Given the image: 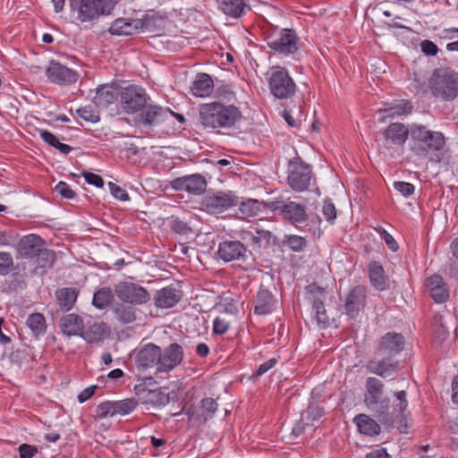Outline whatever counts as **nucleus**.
I'll list each match as a JSON object with an SVG mask.
<instances>
[{
	"mask_svg": "<svg viewBox=\"0 0 458 458\" xmlns=\"http://www.w3.org/2000/svg\"><path fill=\"white\" fill-rule=\"evenodd\" d=\"M242 117V112L234 105H225L219 101L203 104L199 107V122L204 129H230Z\"/></svg>",
	"mask_w": 458,
	"mask_h": 458,
	"instance_id": "obj_1",
	"label": "nucleus"
},
{
	"mask_svg": "<svg viewBox=\"0 0 458 458\" xmlns=\"http://www.w3.org/2000/svg\"><path fill=\"white\" fill-rule=\"evenodd\" d=\"M264 205L272 211L278 212L284 219L293 225L305 224L306 226H310V229L321 226V218L317 214H307L305 207L297 202L277 199L267 201Z\"/></svg>",
	"mask_w": 458,
	"mask_h": 458,
	"instance_id": "obj_2",
	"label": "nucleus"
},
{
	"mask_svg": "<svg viewBox=\"0 0 458 458\" xmlns=\"http://www.w3.org/2000/svg\"><path fill=\"white\" fill-rule=\"evenodd\" d=\"M411 151L418 157H426L430 151H439L445 145V138L440 131H430L421 124L410 128Z\"/></svg>",
	"mask_w": 458,
	"mask_h": 458,
	"instance_id": "obj_3",
	"label": "nucleus"
},
{
	"mask_svg": "<svg viewBox=\"0 0 458 458\" xmlns=\"http://www.w3.org/2000/svg\"><path fill=\"white\" fill-rule=\"evenodd\" d=\"M428 89L437 98L454 100L458 96V72L448 67L435 69L428 79Z\"/></svg>",
	"mask_w": 458,
	"mask_h": 458,
	"instance_id": "obj_4",
	"label": "nucleus"
},
{
	"mask_svg": "<svg viewBox=\"0 0 458 458\" xmlns=\"http://www.w3.org/2000/svg\"><path fill=\"white\" fill-rule=\"evenodd\" d=\"M120 0H69L71 11L81 22L97 21L101 16L111 14Z\"/></svg>",
	"mask_w": 458,
	"mask_h": 458,
	"instance_id": "obj_5",
	"label": "nucleus"
},
{
	"mask_svg": "<svg viewBox=\"0 0 458 458\" xmlns=\"http://www.w3.org/2000/svg\"><path fill=\"white\" fill-rule=\"evenodd\" d=\"M314 178L311 165L305 163L300 157H293L288 163L287 183L296 192L308 190Z\"/></svg>",
	"mask_w": 458,
	"mask_h": 458,
	"instance_id": "obj_6",
	"label": "nucleus"
},
{
	"mask_svg": "<svg viewBox=\"0 0 458 458\" xmlns=\"http://www.w3.org/2000/svg\"><path fill=\"white\" fill-rule=\"evenodd\" d=\"M267 47L276 54L287 56L299 50L300 38L295 30L282 29L266 36Z\"/></svg>",
	"mask_w": 458,
	"mask_h": 458,
	"instance_id": "obj_7",
	"label": "nucleus"
},
{
	"mask_svg": "<svg viewBox=\"0 0 458 458\" xmlns=\"http://www.w3.org/2000/svg\"><path fill=\"white\" fill-rule=\"evenodd\" d=\"M268 86L271 94L279 99L292 98L296 91V84L289 75L287 70L281 66H273L270 69Z\"/></svg>",
	"mask_w": 458,
	"mask_h": 458,
	"instance_id": "obj_8",
	"label": "nucleus"
},
{
	"mask_svg": "<svg viewBox=\"0 0 458 458\" xmlns=\"http://www.w3.org/2000/svg\"><path fill=\"white\" fill-rule=\"evenodd\" d=\"M148 100L145 89L136 85L123 88L118 94L120 107L127 114L139 113Z\"/></svg>",
	"mask_w": 458,
	"mask_h": 458,
	"instance_id": "obj_9",
	"label": "nucleus"
},
{
	"mask_svg": "<svg viewBox=\"0 0 458 458\" xmlns=\"http://www.w3.org/2000/svg\"><path fill=\"white\" fill-rule=\"evenodd\" d=\"M114 293L123 302L142 305L150 300V294L141 285L131 282H121L114 286Z\"/></svg>",
	"mask_w": 458,
	"mask_h": 458,
	"instance_id": "obj_10",
	"label": "nucleus"
},
{
	"mask_svg": "<svg viewBox=\"0 0 458 458\" xmlns=\"http://www.w3.org/2000/svg\"><path fill=\"white\" fill-rule=\"evenodd\" d=\"M383 387V383L376 377H368L366 379L364 403L372 411L385 413L388 408V402L380 400Z\"/></svg>",
	"mask_w": 458,
	"mask_h": 458,
	"instance_id": "obj_11",
	"label": "nucleus"
},
{
	"mask_svg": "<svg viewBox=\"0 0 458 458\" xmlns=\"http://www.w3.org/2000/svg\"><path fill=\"white\" fill-rule=\"evenodd\" d=\"M45 73L50 82L58 85L75 83L79 78L76 71L55 60L49 62Z\"/></svg>",
	"mask_w": 458,
	"mask_h": 458,
	"instance_id": "obj_12",
	"label": "nucleus"
},
{
	"mask_svg": "<svg viewBox=\"0 0 458 458\" xmlns=\"http://www.w3.org/2000/svg\"><path fill=\"white\" fill-rule=\"evenodd\" d=\"M183 360L182 347L176 344H171L164 351L160 349L157 372H170Z\"/></svg>",
	"mask_w": 458,
	"mask_h": 458,
	"instance_id": "obj_13",
	"label": "nucleus"
},
{
	"mask_svg": "<svg viewBox=\"0 0 458 458\" xmlns=\"http://www.w3.org/2000/svg\"><path fill=\"white\" fill-rule=\"evenodd\" d=\"M238 199L231 193L217 192L208 196L202 202L204 209L210 214H219L233 206H237Z\"/></svg>",
	"mask_w": 458,
	"mask_h": 458,
	"instance_id": "obj_14",
	"label": "nucleus"
},
{
	"mask_svg": "<svg viewBox=\"0 0 458 458\" xmlns=\"http://www.w3.org/2000/svg\"><path fill=\"white\" fill-rule=\"evenodd\" d=\"M171 187L175 191H184L190 194L199 195L205 191L207 182L200 174H191L174 179L171 182Z\"/></svg>",
	"mask_w": 458,
	"mask_h": 458,
	"instance_id": "obj_15",
	"label": "nucleus"
},
{
	"mask_svg": "<svg viewBox=\"0 0 458 458\" xmlns=\"http://www.w3.org/2000/svg\"><path fill=\"white\" fill-rule=\"evenodd\" d=\"M139 113L137 123L143 126L152 127L167 119L169 108H163L160 106L147 103Z\"/></svg>",
	"mask_w": 458,
	"mask_h": 458,
	"instance_id": "obj_16",
	"label": "nucleus"
},
{
	"mask_svg": "<svg viewBox=\"0 0 458 458\" xmlns=\"http://www.w3.org/2000/svg\"><path fill=\"white\" fill-rule=\"evenodd\" d=\"M424 288L436 303H444L449 299V288L438 275L428 277L425 280Z\"/></svg>",
	"mask_w": 458,
	"mask_h": 458,
	"instance_id": "obj_17",
	"label": "nucleus"
},
{
	"mask_svg": "<svg viewBox=\"0 0 458 458\" xmlns=\"http://www.w3.org/2000/svg\"><path fill=\"white\" fill-rule=\"evenodd\" d=\"M411 135L408 129L402 123H392L384 131V138L387 147H403Z\"/></svg>",
	"mask_w": 458,
	"mask_h": 458,
	"instance_id": "obj_18",
	"label": "nucleus"
},
{
	"mask_svg": "<svg viewBox=\"0 0 458 458\" xmlns=\"http://www.w3.org/2000/svg\"><path fill=\"white\" fill-rule=\"evenodd\" d=\"M160 359V347L148 344L144 345L136 354L135 362L138 368L149 369L158 368V360Z\"/></svg>",
	"mask_w": 458,
	"mask_h": 458,
	"instance_id": "obj_19",
	"label": "nucleus"
},
{
	"mask_svg": "<svg viewBox=\"0 0 458 458\" xmlns=\"http://www.w3.org/2000/svg\"><path fill=\"white\" fill-rule=\"evenodd\" d=\"M44 245L42 239L37 234H29L22 238L18 245V254L22 258H34L40 253Z\"/></svg>",
	"mask_w": 458,
	"mask_h": 458,
	"instance_id": "obj_20",
	"label": "nucleus"
},
{
	"mask_svg": "<svg viewBox=\"0 0 458 458\" xmlns=\"http://www.w3.org/2000/svg\"><path fill=\"white\" fill-rule=\"evenodd\" d=\"M366 368L372 374L382 377H388L394 376L397 364L391 358L373 359L368 361Z\"/></svg>",
	"mask_w": 458,
	"mask_h": 458,
	"instance_id": "obj_21",
	"label": "nucleus"
},
{
	"mask_svg": "<svg viewBox=\"0 0 458 458\" xmlns=\"http://www.w3.org/2000/svg\"><path fill=\"white\" fill-rule=\"evenodd\" d=\"M246 249L239 241L224 242L219 244L218 256L225 262L239 259L244 255Z\"/></svg>",
	"mask_w": 458,
	"mask_h": 458,
	"instance_id": "obj_22",
	"label": "nucleus"
},
{
	"mask_svg": "<svg viewBox=\"0 0 458 458\" xmlns=\"http://www.w3.org/2000/svg\"><path fill=\"white\" fill-rule=\"evenodd\" d=\"M404 338L398 333H386L380 340L378 351L383 353L396 354L403 351Z\"/></svg>",
	"mask_w": 458,
	"mask_h": 458,
	"instance_id": "obj_23",
	"label": "nucleus"
},
{
	"mask_svg": "<svg viewBox=\"0 0 458 458\" xmlns=\"http://www.w3.org/2000/svg\"><path fill=\"white\" fill-rule=\"evenodd\" d=\"M142 28L140 20L116 19L108 29L112 35L129 36L138 32Z\"/></svg>",
	"mask_w": 458,
	"mask_h": 458,
	"instance_id": "obj_24",
	"label": "nucleus"
},
{
	"mask_svg": "<svg viewBox=\"0 0 458 458\" xmlns=\"http://www.w3.org/2000/svg\"><path fill=\"white\" fill-rule=\"evenodd\" d=\"M214 89V82L208 73H198L191 87V93L198 98L209 97Z\"/></svg>",
	"mask_w": 458,
	"mask_h": 458,
	"instance_id": "obj_25",
	"label": "nucleus"
},
{
	"mask_svg": "<svg viewBox=\"0 0 458 458\" xmlns=\"http://www.w3.org/2000/svg\"><path fill=\"white\" fill-rule=\"evenodd\" d=\"M181 292L174 287H165L159 290L155 296L157 308L168 309L174 307L181 300Z\"/></svg>",
	"mask_w": 458,
	"mask_h": 458,
	"instance_id": "obj_26",
	"label": "nucleus"
},
{
	"mask_svg": "<svg viewBox=\"0 0 458 458\" xmlns=\"http://www.w3.org/2000/svg\"><path fill=\"white\" fill-rule=\"evenodd\" d=\"M324 414L323 409L318 405L310 404L308 409L301 413L300 421L294 426L293 432L300 435L305 430V428L313 421L320 419Z\"/></svg>",
	"mask_w": 458,
	"mask_h": 458,
	"instance_id": "obj_27",
	"label": "nucleus"
},
{
	"mask_svg": "<svg viewBox=\"0 0 458 458\" xmlns=\"http://www.w3.org/2000/svg\"><path fill=\"white\" fill-rule=\"evenodd\" d=\"M364 299L365 291L363 287L357 286L351 291L345 302V310L348 316L354 318L358 314L363 306Z\"/></svg>",
	"mask_w": 458,
	"mask_h": 458,
	"instance_id": "obj_28",
	"label": "nucleus"
},
{
	"mask_svg": "<svg viewBox=\"0 0 458 458\" xmlns=\"http://www.w3.org/2000/svg\"><path fill=\"white\" fill-rule=\"evenodd\" d=\"M276 301L273 294L267 289H259L257 293L255 313L259 315H267L271 313L276 306Z\"/></svg>",
	"mask_w": 458,
	"mask_h": 458,
	"instance_id": "obj_29",
	"label": "nucleus"
},
{
	"mask_svg": "<svg viewBox=\"0 0 458 458\" xmlns=\"http://www.w3.org/2000/svg\"><path fill=\"white\" fill-rule=\"evenodd\" d=\"M60 326L63 333L68 336H81L83 333V320L75 314H68L62 318Z\"/></svg>",
	"mask_w": 458,
	"mask_h": 458,
	"instance_id": "obj_30",
	"label": "nucleus"
},
{
	"mask_svg": "<svg viewBox=\"0 0 458 458\" xmlns=\"http://www.w3.org/2000/svg\"><path fill=\"white\" fill-rule=\"evenodd\" d=\"M369 277L371 284L378 291L387 288L388 283L383 267L377 261H372L368 267Z\"/></svg>",
	"mask_w": 458,
	"mask_h": 458,
	"instance_id": "obj_31",
	"label": "nucleus"
},
{
	"mask_svg": "<svg viewBox=\"0 0 458 458\" xmlns=\"http://www.w3.org/2000/svg\"><path fill=\"white\" fill-rule=\"evenodd\" d=\"M221 11L233 18L245 14L247 4L245 0H217Z\"/></svg>",
	"mask_w": 458,
	"mask_h": 458,
	"instance_id": "obj_32",
	"label": "nucleus"
},
{
	"mask_svg": "<svg viewBox=\"0 0 458 458\" xmlns=\"http://www.w3.org/2000/svg\"><path fill=\"white\" fill-rule=\"evenodd\" d=\"M412 105L406 99H401L392 104L389 107L380 109V113H384L385 115L381 121L384 122L386 118H394L401 115H407L412 111Z\"/></svg>",
	"mask_w": 458,
	"mask_h": 458,
	"instance_id": "obj_33",
	"label": "nucleus"
},
{
	"mask_svg": "<svg viewBox=\"0 0 458 458\" xmlns=\"http://www.w3.org/2000/svg\"><path fill=\"white\" fill-rule=\"evenodd\" d=\"M359 431L368 436H377L380 433L379 424L366 414H359L353 419Z\"/></svg>",
	"mask_w": 458,
	"mask_h": 458,
	"instance_id": "obj_34",
	"label": "nucleus"
},
{
	"mask_svg": "<svg viewBox=\"0 0 458 458\" xmlns=\"http://www.w3.org/2000/svg\"><path fill=\"white\" fill-rule=\"evenodd\" d=\"M106 332L107 330L105 323H94L82 333L81 337L88 343H98L104 339Z\"/></svg>",
	"mask_w": 458,
	"mask_h": 458,
	"instance_id": "obj_35",
	"label": "nucleus"
},
{
	"mask_svg": "<svg viewBox=\"0 0 458 458\" xmlns=\"http://www.w3.org/2000/svg\"><path fill=\"white\" fill-rule=\"evenodd\" d=\"M115 99L117 98L112 88L105 85L98 88L93 102L97 106L105 108L114 103Z\"/></svg>",
	"mask_w": 458,
	"mask_h": 458,
	"instance_id": "obj_36",
	"label": "nucleus"
},
{
	"mask_svg": "<svg viewBox=\"0 0 458 458\" xmlns=\"http://www.w3.org/2000/svg\"><path fill=\"white\" fill-rule=\"evenodd\" d=\"M56 298L60 306L65 310H69L76 301L77 292L72 288H63L56 291Z\"/></svg>",
	"mask_w": 458,
	"mask_h": 458,
	"instance_id": "obj_37",
	"label": "nucleus"
},
{
	"mask_svg": "<svg viewBox=\"0 0 458 458\" xmlns=\"http://www.w3.org/2000/svg\"><path fill=\"white\" fill-rule=\"evenodd\" d=\"M113 300V292L110 288L104 287L97 291L93 295L92 304L99 310L106 308Z\"/></svg>",
	"mask_w": 458,
	"mask_h": 458,
	"instance_id": "obj_38",
	"label": "nucleus"
},
{
	"mask_svg": "<svg viewBox=\"0 0 458 458\" xmlns=\"http://www.w3.org/2000/svg\"><path fill=\"white\" fill-rule=\"evenodd\" d=\"M115 415L126 416L132 412L138 406V402L134 398H126L119 401H113Z\"/></svg>",
	"mask_w": 458,
	"mask_h": 458,
	"instance_id": "obj_39",
	"label": "nucleus"
},
{
	"mask_svg": "<svg viewBox=\"0 0 458 458\" xmlns=\"http://www.w3.org/2000/svg\"><path fill=\"white\" fill-rule=\"evenodd\" d=\"M261 204L256 200L250 199L242 202L239 207V215L242 218H249L258 215L260 210Z\"/></svg>",
	"mask_w": 458,
	"mask_h": 458,
	"instance_id": "obj_40",
	"label": "nucleus"
},
{
	"mask_svg": "<svg viewBox=\"0 0 458 458\" xmlns=\"http://www.w3.org/2000/svg\"><path fill=\"white\" fill-rule=\"evenodd\" d=\"M312 308L315 310L316 321L318 325L323 328L328 327L330 321L327 314L323 301L319 300H314Z\"/></svg>",
	"mask_w": 458,
	"mask_h": 458,
	"instance_id": "obj_41",
	"label": "nucleus"
},
{
	"mask_svg": "<svg viewBox=\"0 0 458 458\" xmlns=\"http://www.w3.org/2000/svg\"><path fill=\"white\" fill-rule=\"evenodd\" d=\"M116 318L122 323L128 324L135 320L134 310L131 307L119 305L114 309Z\"/></svg>",
	"mask_w": 458,
	"mask_h": 458,
	"instance_id": "obj_42",
	"label": "nucleus"
},
{
	"mask_svg": "<svg viewBox=\"0 0 458 458\" xmlns=\"http://www.w3.org/2000/svg\"><path fill=\"white\" fill-rule=\"evenodd\" d=\"M28 327L36 334H40L45 331V318L39 313H33L29 316L27 319Z\"/></svg>",
	"mask_w": 458,
	"mask_h": 458,
	"instance_id": "obj_43",
	"label": "nucleus"
},
{
	"mask_svg": "<svg viewBox=\"0 0 458 458\" xmlns=\"http://www.w3.org/2000/svg\"><path fill=\"white\" fill-rule=\"evenodd\" d=\"M77 114L81 119L89 123H97L100 119L98 112L92 106L79 108Z\"/></svg>",
	"mask_w": 458,
	"mask_h": 458,
	"instance_id": "obj_44",
	"label": "nucleus"
},
{
	"mask_svg": "<svg viewBox=\"0 0 458 458\" xmlns=\"http://www.w3.org/2000/svg\"><path fill=\"white\" fill-rule=\"evenodd\" d=\"M98 418L106 419L115 416L114 406L113 401H106L100 403L96 409Z\"/></svg>",
	"mask_w": 458,
	"mask_h": 458,
	"instance_id": "obj_45",
	"label": "nucleus"
},
{
	"mask_svg": "<svg viewBox=\"0 0 458 458\" xmlns=\"http://www.w3.org/2000/svg\"><path fill=\"white\" fill-rule=\"evenodd\" d=\"M38 264L39 267H50L55 259V254L53 250H49L44 248L41 249L39 254H38Z\"/></svg>",
	"mask_w": 458,
	"mask_h": 458,
	"instance_id": "obj_46",
	"label": "nucleus"
},
{
	"mask_svg": "<svg viewBox=\"0 0 458 458\" xmlns=\"http://www.w3.org/2000/svg\"><path fill=\"white\" fill-rule=\"evenodd\" d=\"M322 214L327 222L329 225H333V222L336 218L337 212L334 203L330 199L324 201Z\"/></svg>",
	"mask_w": 458,
	"mask_h": 458,
	"instance_id": "obj_47",
	"label": "nucleus"
},
{
	"mask_svg": "<svg viewBox=\"0 0 458 458\" xmlns=\"http://www.w3.org/2000/svg\"><path fill=\"white\" fill-rule=\"evenodd\" d=\"M285 243L293 251H301L306 246V240L301 236L291 234L286 237Z\"/></svg>",
	"mask_w": 458,
	"mask_h": 458,
	"instance_id": "obj_48",
	"label": "nucleus"
},
{
	"mask_svg": "<svg viewBox=\"0 0 458 458\" xmlns=\"http://www.w3.org/2000/svg\"><path fill=\"white\" fill-rule=\"evenodd\" d=\"M201 407L204 411L205 420L211 418L217 410V403L212 398H205L201 401Z\"/></svg>",
	"mask_w": 458,
	"mask_h": 458,
	"instance_id": "obj_49",
	"label": "nucleus"
},
{
	"mask_svg": "<svg viewBox=\"0 0 458 458\" xmlns=\"http://www.w3.org/2000/svg\"><path fill=\"white\" fill-rule=\"evenodd\" d=\"M230 327V322L224 317H216L213 321V333L216 335L225 334Z\"/></svg>",
	"mask_w": 458,
	"mask_h": 458,
	"instance_id": "obj_50",
	"label": "nucleus"
},
{
	"mask_svg": "<svg viewBox=\"0 0 458 458\" xmlns=\"http://www.w3.org/2000/svg\"><path fill=\"white\" fill-rule=\"evenodd\" d=\"M13 265L12 256L7 252H0V275H7Z\"/></svg>",
	"mask_w": 458,
	"mask_h": 458,
	"instance_id": "obj_51",
	"label": "nucleus"
},
{
	"mask_svg": "<svg viewBox=\"0 0 458 458\" xmlns=\"http://www.w3.org/2000/svg\"><path fill=\"white\" fill-rule=\"evenodd\" d=\"M394 188L404 197L412 195L415 190L414 185L407 182H395Z\"/></svg>",
	"mask_w": 458,
	"mask_h": 458,
	"instance_id": "obj_52",
	"label": "nucleus"
},
{
	"mask_svg": "<svg viewBox=\"0 0 458 458\" xmlns=\"http://www.w3.org/2000/svg\"><path fill=\"white\" fill-rule=\"evenodd\" d=\"M55 191L67 199H72L76 195L65 182H59L55 186Z\"/></svg>",
	"mask_w": 458,
	"mask_h": 458,
	"instance_id": "obj_53",
	"label": "nucleus"
},
{
	"mask_svg": "<svg viewBox=\"0 0 458 458\" xmlns=\"http://www.w3.org/2000/svg\"><path fill=\"white\" fill-rule=\"evenodd\" d=\"M420 49L428 56H435L439 51L438 47L433 41L428 39L421 41Z\"/></svg>",
	"mask_w": 458,
	"mask_h": 458,
	"instance_id": "obj_54",
	"label": "nucleus"
},
{
	"mask_svg": "<svg viewBox=\"0 0 458 458\" xmlns=\"http://www.w3.org/2000/svg\"><path fill=\"white\" fill-rule=\"evenodd\" d=\"M307 293L310 295V299L313 301L314 300H319L323 301L325 298L326 292L323 288L319 287L316 284H311L306 287Z\"/></svg>",
	"mask_w": 458,
	"mask_h": 458,
	"instance_id": "obj_55",
	"label": "nucleus"
},
{
	"mask_svg": "<svg viewBox=\"0 0 458 458\" xmlns=\"http://www.w3.org/2000/svg\"><path fill=\"white\" fill-rule=\"evenodd\" d=\"M108 186H109L112 195L115 199L122 200V201H126L129 199V195L126 192V191L123 190V188H121L120 186H118L117 184H115L114 182H109Z\"/></svg>",
	"mask_w": 458,
	"mask_h": 458,
	"instance_id": "obj_56",
	"label": "nucleus"
},
{
	"mask_svg": "<svg viewBox=\"0 0 458 458\" xmlns=\"http://www.w3.org/2000/svg\"><path fill=\"white\" fill-rule=\"evenodd\" d=\"M398 404L395 405L394 410L399 413H403L407 408L408 403L406 399V392L404 390L398 391L394 394Z\"/></svg>",
	"mask_w": 458,
	"mask_h": 458,
	"instance_id": "obj_57",
	"label": "nucleus"
},
{
	"mask_svg": "<svg viewBox=\"0 0 458 458\" xmlns=\"http://www.w3.org/2000/svg\"><path fill=\"white\" fill-rule=\"evenodd\" d=\"M18 450L20 458H33V456L38 453V448L36 446L28 444L21 445Z\"/></svg>",
	"mask_w": 458,
	"mask_h": 458,
	"instance_id": "obj_58",
	"label": "nucleus"
},
{
	"mask_svg": "<svg viewBox=\"0 0 458 458\" xmlns=\"http://www.w3.org/2000/svg\"><path fill=\"white\" fill-rule=\"evenodd\" d=\"M83 176L85 178V181L89 184L95 185L96 187H98V188H101L104 186V180L98 174H96L91 172H85V173H83Z\"/></svg>",
	"mask_w": 458,
	"mask_h": 458,
	"instance_id": "obj_59",
	"label": "nucleus"
},
{
	"mask_svg": "<svg viewBox=\"0 0 458 458\" xmlns=\"http://www.w3.org/2000/svg\"><path fill=\"white\" fill-rule=\"evenodd\" d=\"M40 138L49 146L55 148L59 140L57 137L47 130L41 129L38 131Z\"/></svg>",
	"mask_w": 458,
	"mask_h": 458,
	"instance_id": "obj_60",
	"label": "nucleus"
},
{
	"mask_svg": "<svg viewBox=\"0 0 458 458\" xmlns=\"http://www.w3.org/2000/svg\"><path fill=\"white\" fill-rule=\"evenodd\" d=\"M380 233V238L385 241L387 247L392 251H396L398 250V243L390 233H388L387 231H379Z\"/></svg>",
	"mask_w": 458,
	"mask_h": 458,
	"instance_id": "obj_61",
	"label": "nucleus"
},
{
	"mask_svg": "<svg viewBox=\"0 0 458 458\" xmlns=\"http://www.w3.org/2000/svg\"><path fill=\"white\" fill-rule=\"evenodd\" d=\"M98 386L96 385L89 386L86 388H84L79 394H78V401L80 403H83L86 401H88L94 394Z\"/></svg>",
	"mask_w": 458,
	"mask_h": 458,
	"instance_id": "obj_62",
	"label": "nucleus"
},
{
	"mask_svg": "<svg viewBox=\"0 0 458 458\" xmlns=\"http://www.w3.org/2000/svg\"><path fill=\"white\" fill-rule=\"evenodd\" d=\"M276 364V359H270L267 361H265L264 363L260 364L257 369V376H262L264 375L265 373H267L268 370H270L271 369H273L275 367V365Z\"/></svg>",
	"mask_w": 458,
	"mask_h": 458,
	"instance_id": "obj_63",
	"label": "nucleus"
},
{
	"mask_svg": "<svg viewBox=\"0 0 458 458\" xmlns=\"http://www.w3.org/2000/svg\"><path fill=\"white\" fill-rule=\"evenodd\" d=\"M165 226L169 227L170 229H186V225L179 220L177 217L171 216L166 219L165 222Z\"/></svg>",
	"mask_w": 458,
	"mask_h": 458,
	"instance_id": "obj_64",
	"label": "nucleus"
}]
</instances>
